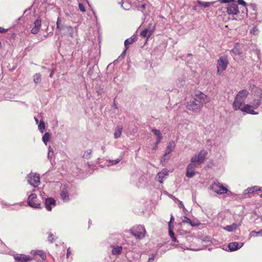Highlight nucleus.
<instances>
[{"label":"nucleus","instance_id":"nucleus-1","mask_svg":"<svg viewBox=\"0 0 262 262\" xmlns=\"http://www.w3.org/2000/svg\"><path fill=\"white\" fill-rule=\"evenodd\" d=\"M248 84L251 92L256 98H254L249 104H247V114L257 115L258 112L256 110L258 109L262 101V91L260 89L256 86L253 80L250 81Z\"/></svg>","mask_w":262,"mask_h":262},{"label":"nucleus","instance_id":"nucleus-2","mask_svg":"<svg viewBox=\"0 0 262 262\" xmlns=\"http://www.w3.org/2000/svg\"><path fill=\"white\" fill-rule=\"evenodd\" d=\"M249 60H251V62L249 61L248 63L249 64L251 65L252 66H256V68L260 70V64L259 63V55L260 52L258 50L255 45H252L249 48Z\"/></svg>","mask_w":262,"mask_h":262},{"label":"nucleus","instance_id":"nucleus-3","mask_svg":"<svg viewBox=\"0 0 262 262\" xmlns=\"http://www.w3.org/2000/svg\"><path fill=\"white\" fill-rule=\"evenodd\" d=\"M246 91H240L236 96L233 103L235 110H239L244 113H246Z\"/></svg>","mask_w":262,"mask_h":262},{"label":"nucleus","instance_id":"nucleus-4","mask_svg":"<svg viewBox=\"0 0 262 262\" xmlns=\"http://www.w3.org/2000/svg\"><path fill=\"white\" fill-rule=\"evenodd\" d=\"M249 8H247V18H249V20L258 23H262V12L257 16V6L255 4H251L249 6Z\"/></svg>","mask_w":262,"mask_h":262},{"label":"nucleus","instance_id":"nucleus-5","mask_svg":"<svg viewBox=\"0 0 262 262\" xmlns=\"http://www.w3.org/2000/svg\"><path fill=\"white\" fill-rule=\"evenodd\" d=\"M228 63L229 61L227 55L220 56L216 62L217 74L221 75L225 71Z\"/></svg>","mask_w":262,"mask_h":262},{"label":"nucleus","instance_id":"nucleus-6","mask_svg":"<svg viewBox=\"0 0 262 262\" xmlns=\"http://www.w3.org/2000/svg\"><path fill=\"white\" fill-rule=\"evenodd\" d=\"M130 233L136 238L141 239L145 237L146 230L141 225H137L130 229Z\"/></svg>","mask_w":262,"mask_h":262},{"label":"nucleus","instance_id":"nucleus-7","mask_svg":"<svg viewBox=\"0 0 262 262\" xmlns=\"http://www.w3.org/2000/svg\"><path fill=\"white\" fill-rule=\"evenodd\" d=\"M210 189L219 194H223L231 192L220 182H214L210 186Z\"/></svg>","mask_w":262,"mask_h":262},{"label":"nucleus","instance_id":"nucleus-8","mask_svg":"<svg viewBox=\"0 0 262 262\" xmlns=\"http://www.w3.org/2000/svg\"><path fill=\"white\" fill-rule=\"evenodd\" d=\"M186 106L188 110L195 114L200 113L203 107L201 103L198 102L194 99L187 102Z\"/></svg>","mask_w":262,"mask_h":262},{"label":"nucleus","instance_id":"nucleus-9","mask_svg":"<svg viewBox=\"0 0 262 262\" xmlns=\"http://www.w3.org/2000/svg\"><path fill=\"white\" fill-rule=\"evenodd\" d=\"M207 154V150L205 149L201 150L197 155H195L191 158L190 161L192 163L200 165L204 161Z\"/></svg>","mask_w":262,"mask_h":262},{"label":"nucleus","instance_id":"nucleus-10","mask_svg":"<svg viewBox=\"0 0 262 262\" xmlns=\"http://www.w3.org/2000/svg\"><path fill=\"white\" fill-rule=\"evenodd\" d=\"M28 182L32 186L37 187L40 184L39 175L36 173L31 172L28 175Z\"/></svg>","mask_w":262,"mask_h":262},{"label":"nucleus","instance_id":"nucleus-11","mask_svg":"<svg viewBox=\"0 0 262 262\" xmlns=\"http://www.w3.org/2000/svg\"><path fill=\"white\" fill-rule=\"evenodd\" d=\"M193 99L198 102L201 103L202 106L204 104H206L210 101L209 98L201 92H196L194 96Z\"/></svg>","mask_w":262,"mask_h":262},{"label":"nucleus","instance_id":"nucleus-12","mask_svg":"<svg viewBox=\"0 0 262 262\" xmlns=\"http://www.w3.org/2000/svg\"><path fill=\"white\" fill-rule=\"evenodd\" d=\"M175 146L176 145L173 141H170L168 143L165 154L161 159V162H166L168 160L170 157V154L174 149Z\"/></svg>","mask_w":262,"mask_h":262},{"label":"nucleus","instance_id":"nucleus-13","mask_svg":"<svg viewBox=\"0 0 262 262\" xmlns=\"http://www.w3.org/2000/svg\"><path fill=\"white\" fill-rule=\"evenodd\" d=\"M27 203L33 208H40V204L37 201V195L35 193H32L29 195Z\"/></svg>","mask_w":262,"mask_h":262},{"label":"nucleus","instance_id":"nucleus-14","mask_svg":"<svg viewBox=\"0 0 262 262\" xmlns=\"http://www.w3.org/2000/svg\"><path fill=\"white\" fill-rule=\"evenodd\" d=\"M198 164L195 163L189 164L186 168V176L188 178H192L195 174V169Z\"/></svg>","mask_w":262,"mask_h":262},{"label":"nucleus","instance_id":"nucleus-15","mask_svg":"<svg viewBox=\"0 0 262 262\" xmlns=\"http://www.w3.org/2000/svg\"><path fill=\"white\" fill-rule=\"evenodd\" d=\"M245 46L242 43H236L235 47L231 50L234 56H242L243 51L245 50Z\"/></svg>","mask_w":262,"mask_h":262},{"label":"nucleus","instance_id":"nucleus-16","mask_svg":"<svg viewBox=\"0 0 262 262\" xmlns=\"http://www.w3.org/2000/svg\"><path fill=\"white\" fill-rule=\"evenodd\" d=\"M227 12L229 15H235L239 12L238 6L235 3H231L228 5Z\"/></svg>","mask_w":262,"mask_h":262},{"label":"nucleus","instance_id":"nucleus-17","mask_svg":"<svg viewBox=\"0 0 262 262\" xmlns=\"http://www.w3.org/2000/svg\"><path fill=\"white\" fill-rule=\"evenodd\" d=\"M243 245V243H238L236 242L230 243L228 245V251L230 252L236 251L242 248Z\"/></svg>","mask_w":262,"mask_h":262},{"label":"nucleus","instance_id":"nucleus-18","mask_svg":"<svg viewBox=\"0 0 262 262\" xmlns=\"http://www.w3.org/2000/svg\"><path fill=\"white\" fill-rule=\"evenodd\" d=\"M45 205L48 211H51L52 207L56 205V201L52 198H45Z\"/></svg>","mask_w":262,"mask_h":262},{"label":"nucleus","instance_id":"nucleus-19","mask_svg":"<svg viewBox=\"0 0 262 262\" xmlns=\"http://www.w3.org/2000/svg\"><path fill=\"white\" fill-rule=\"evenodd\" d=\"M169 171L166 169H163L161 172H159L156 177V179L160 183H162L168 174Z\"/></svg>","mask_w":262,"mask_h":262},{"label":"nucleus","instance_id":"nucleus-20","mask_svg":"<svg viewBox=\"0 0 262 262\" xmlns=\"http://www.w3.org/2000/svg\"><path fill=\"white\" fill-rule=\"evenodd\" d=\"M41 19L39 18L34 21V27L31 30L32 34H36L39 32L41 27Z\"/></svg>","mask_w":262,"mask_h":262},{"label":"nucleus","instance_id":"nucleus-21","mask_svg":"<svg viewBox=\"0 0 262 262\" xmlns=\"http://www.w3.org/2000/svg\"><path fill=\"white\" fill-rule=\"evenodd\" d=\"M60 196L61 199L65 202H67L70 200L69 192L67 187H63L60 193Z\"/></svg>","mask_w":262,"mask_h":262},{"label":"nucleus","instance_id":"nucleus-22","mask_svg":"<svg viewBox=\"0 0 262 262\" xmlns=\"http://www.w3.org/2000/svg\"><path fill=\"white\" fill-rule=\"evenodd\" d=\"M151 132L154 133V134L157 137L156 144L158 145L160 143L161 140L162 139V135L161 132L157 129H152Z\"/></svg>","mask_w":262,"mask_h":262},{"label":"nucleus","instance_id":"nucleus-23","mask_svg":"<svg viewBox=\"0 0 262 262\" xmlns=\"http://www.w3.org/2000/svg\"><path fill=\"white\" fill-rule=\"evenodd\" d=\"M14 259L17 262H26L31 259L30 257L25 255H20V256H15Z\"/></svg>","mask_w":262,"mask_h":262},{"label":"nucleus","instance_id":"nucleus-24","mask_svg":"<svg viewBox=\"0 0 262 262\" xmlns=\"http://www.w3.org/2000/svg\"><path fill=\"white\" fill-rule=\"evenodd\" d=\"M137 39L136 35H133L129 38L126 39L124 41V46L126 47V50L128 48V46L133 42H134Z\"/></svg>","mask_w":262,"mask_h":262},{"label":"nucleus","instance_id":"nucleus-25","mask_svg":"<svg viewBox=\"0 0 262 262\" xmlns=\"http://www.w3.org/2000/svg\"><path fill=\"white\" fill-rule=\"evenodd\" d=\"M123 130V127L121 126H117L115 130L114 133V138L115 139H118L120 138L121 136L122 132Z\"/></svg>","mask_w":262,"mask_h":262},{"label":"nucleus","instance_id":"nucleus-26","mask_svg":"<svg viewBox=\"0 0 262 262\" xmlns=\"http://www.w3.org/2000/svg\"><path fill=\"white\" fill-rule=\"evenodd\" d=\"M112 253L113 255L120 254L122 250V247L119 246H112Z\"/></svg>","mask_w":262,"mask_h":262},{"label":"nucleus","instance_id":"nucleus-27","mask_svg":"<svg viewBox=\"0 0 262 262\" xmlns=\"http://www.w3.org/2000/svg\"><path fill=\"white\" fill-rule=\"evenodd\" d=\"M31 253L33 255H39L43 260L46 258V254L42 250L32 251Z\"/></svg>","mask_w":262,"mask_h":262},{"label":"nucleus","instance_id":"nucleus-28","mask_svg":"<svg viewBox=\"0 0 262 262\" xmlns=\"http://www.w3.org/2000/svg\"><path fill=\"white\" fill-rule=\"evenodd\" d=\"M120 4L121 7L125 10H128L131 8V5L126 0L122 1Z\"/></svg>","mask_w":262,"mask_h":262},{"label":"nucleus","instance_id":"nucleus-29","mask_svg":"<svg viewBox=\"0 0 262 262\" xmlns=\"http://www.w3.org/2000/svg\"><path fill=\"white\" fill-rule=\"evenodd\" d=\"M152 33V31L145 29L141 32L140 34L143 37L149 38L151 35Z\"/></svg>","mask_w":262,"mask_h":262},{"label":"nucleus","instance_id":"nucleus-30","mask_svg":"<svg viewBox=\"0 0 262 262\" xmlns=\"http://www.w3.org/2000/svg\"><path fill=\"white\" fill-rule=\"evenodd\" d=\"M260 190V187L258 186H254L247 188V193H251Z\"/></svg>","mask_w":262,"mask_h":262},{"label":"nucleus","instance_id":"nucleus-31","mask_svg":"<svg viewBox=\"0 0 262 262\" xmlns=\"http://www.w3.org/2000/svg\"><path fill=\"white\" fill-rule=\"evenodd\" d=\"M249 32L250 34L257 35L259 34V31L256 26H254L250 29Z\"/></svg>","mask_w":262,"mask_h":262},{"label":"nucleus","instance_id":"nucleus-32","mask_svg":"<svg viewBox=\"0 0 262 262\" xmlns=\"http://www.w3.org/2000/svg\"><path fill=\"white\" fill-rule=\"evenodd\" d=\"M61 21H62L61 18L60 17H58L57 22H56L57 29L60 31L64 30V27H65V26L61 25Z\"/></svg>","mask_w":262,"mask_h":262},{"label":"nucleus","instance_id":"nucleus-33","mask_svg":"<svg viewBox=\"0 0 262 262\" xmlns=\"http://www.w3.org/2000/svg\"><path fill=\"white\" fill-rule=\"evenodd\" d=\"M236 227H237L236 224H232V225H227V226L224 227L223 228L224 230H225L226 231H228L229 232H231L234 229H235Z\"/></svg>","mask_w":262,"mask_h":262},{"label":"nucleus","instance_id":"nucleus-34","mask_svg":"<svg viewBox=\"0 0 262 262\" xmlns=\"http://www.w3.org/2000/svg\"><path fill=\"white\" fill-rule=\"evenodd\" d=\"M68 32L69 35L71 37H73L74 34V29L70 26H65L64 29Z\"/></svg>","mask_w":262,"mask_h":262},{"label":"nucleus","instance_id":"nucleus-35","mask_svg":"<svg viewBox=\"0 0 262 262\" xmlns=\"http://www.w3.org/2000/svg\"><path fill=\"white\" fill-rule=\"evenodd\" d=\"M8 252V249L6 246L3 243L0 242V253H7Z\"/></svg>","mask_w":262,"mask_h":262},{"label":"nucleus","instance_id":"nucleus-36","mask_svg":"<svg viewBox=\"0 0 262 262\" xmlns=\"http://www.w3.org/2000/svg\"><path fill=\"white\" fill-rule=\"evenodd\" d=\"M41 80V74L40 73H36L34 76V81L36 84H39Z\"/></svg>","mask_w":262,"mask_h":262},{"label":"nucleus","instance_id":"nucleus-37","mask_svg":"<svg viewBox=\"0 0 262 262\" xmlns=\"http://www.w3.org/2000/svg\"><path fill=\"white\" fill-rule=\"evenodd\" d=\"M50 139V134L49 133H46L42 137V141L46 145H47V142L49 141Z\"/></svg>","mask_w":262,"mask_h":262},{"label":"nucleus","instance_id":"nucleus-38","mask_svg":"<svg viewBox=\"0 0 262 262\" xmlns=\"http://www.w3.org/2000/svg\"><path fill=\"white\" fill-rule=\"evenodd\" d=\"M92 152V149L86 150L83 155V157L86 159H89L91 158Z\"/></svg>","mask_w":262,"mask_h":262},{"label":"nucleus","instance_id":"nucleus-39","mask_svg":"<svg viewBox=\"0 0 262 262\" xmlns=\"http://www.w3.org/2000/svg\"><path fill=\"white\" fill-rule=\"evenodd\" d=\"M198 3L204 7H209L211 4L216 3V2H202L200 1H198Z\"/></svg>","mask_w":262,"mask_h":262},{"label":"nucleus","instance_id":"nucleus-40","mask_svg":"<svg viewBox=\"0 0 262 262\" xmlns=\"http://www.w3.org/2000/svg\"><path fill=\"white\" fill-rule=\"evenodd\" d=\"M38 129L41 133H43L45 129V124L43 120L40 121V123L38 125Z\"/></svg>","mask_w":262,"mask_h":262},{"label":"nucleus","instance_id":"nucleus-41","mask_svg":"<svg viewBox=\"0 0 262 262\" xmlns=\"http://www.w3.org/2000/svg\"><path fill=\"white\" fill-rule=\"evenodd\" d=\"M183 222L184 223H187L191 225L192 226H197L198 224H195L193 223L189 218L184 216V219L183 220Z\"/></svg>","mask_w":262,"mask_h":262},{"label":"nucleus","instance_id":"nucleus-42","mask_svg":"<svg viewBox=\"0 0 262 262\" xmlns=\"http://www.w3.org/2000/svg\"><path fill=\"white\" fill-rule=\"evenodd\" d=\"M55 240V236L51 232H49L48 233V241L50 243H53Z\"/></svg>","mask_w":262,"mask_h":262},{"label":"nucleus","instance_id":"nucleus-43","mask_svg":"<svg viewBox=\"0 0 262 262\" xmlns=\"http://www.w3.org/2000/svg\"><path fill=\"white\" fill-rule=\"evenodd\" d=\"M262 236V229L259 231H253L250 233V237L252 236Z\"/></svg>","mask_w":262,"mask_h":262},{"label":"nucleus","instance_id":"nucleus-44","mask_svg":"<svg viewBox=\"0 0 262 262\" xmlns=\"http://www.w3.org/2000/svg\"><path fill=\"white\" fill-rule=\"evenodd\" d=\"M53 155H54V152H53V149H52V148L51 147H49V149H48V158L51 161L52 160Z\"/></svg>","mask_w":262,"mask_h":262},{"label":"nucleus","instance_id":"nucleus-45","mask_svg":"<svg viewBox=\"0 0 262 262\" xmlns=\"http://www.w3.org/2000/svg\"><path fill=\"white\" fill-rule=\"evenodd\" d=\"M235 0H219L216 2V3H230L231 2H234Z\"/></svg>","mask_w":262,"mask_h":262},{"label":"nucleus","instance_id":"nucleus-46","mask_svg":"<svg viewBox=\"0 0 262 262\" xmlns=\"http://www.w3.org/2000/svg\"><path fill=\"white\" fill-rule=\"evenodd\" d=\"M173 228V226H168L169 234L170 237L174 236V233L172 231Z\"/></svg>","mask_w":262,"mask_h":262},{"label":"nucleus","instance_id":"nucleus-47","mask_svg":"<svg viewBox=\"0 0 262 262\" xmlns=\"http://www.w3.org/2000/svg\"><path fill=\"white\" fill-rule=\"evenodd\" d=\"M78 7H79V8L81 12H85V7H84V6H83V5L82 3H79Z\"/></svg>","mask_w":262,"mask_h":262},{"label":"nucleus","instance_id":"nucleus-48","mask_svg":"<svg viewBox=\"0 0 262 262\" xmlns=\"http://www.w3.org/2000/svg\"><path fill=\"white\" fill-rule=\"evenodd\" d=\"M120 159H117V160H112V161H110L109 163H110V164H108V165H115L117 163H118L120 161Z\"/></svg>","mask_w":262,"mask_h":262},{"label":"nucleus","instance_id":"nucleus-49","mask_svg":"<svg viewBox=\"0 0 262 262\" xmlns=\"http://www.w3.org/2000/svg\"><path fill=\"white\" fill-rule=\"evenodd\" d=\"M174 220V217L171 214L170 221L168 223V226H173L172 223H173Z\"/></svg>","mask_w":262,"mask_h":262},{"label":"nucleus","instance_id":"nucleus-50","mask_svg":"<svg viewBox=\"0 0 262 262\" xmlns=\"http://www.w3.org/2000/svg\"><path fill=\"white\" fill-rule=\"evenodd\" d=\"M237 3L239 5H242L244 6H246V2L244 0H237Z\"/></svg>","mask_w":262,"mask_h":262},{"label":"nucleus","instance_id":"nucleus-51","mask_svg":"<svg viewBox=\"0 0 262 262\" xmlns=\"http://www.w3.org/2000/svg\"><path fill=\"white\" fill-rule=\"evenodd\" d=\"M168 196L169 198H171L175 202L178 201V199L177 198H176L174 196L172 195V194H168Z\"/></svg>","mask_w":262,"mask_h":262},{"label":"nucleus","instance_id":"nucleus-52","mask_svg":"<svg viewBox=\"0 0 262 262\" xmlns=\"http://www.w3.org/2000/svg\"><path fill=\"white\" fill-rule=\"evenodd\" d=\"M7 31H8L7 29H5L0 27V33L7 32Z\"/></svg>","mask_w":262,"mask_h":262},{"label":"nucleus","instance_id":"nucleus-53","mask_svg":"<svg viewBox=\"0 0 262 262\" xmlns=\"http://www.w3.org/2000/svg\"><path fill=\"white\" fill-rule=\"evenodd\" d=\"M178 202H179V207L180 208H184V205H183V204L182 201H179L178 200Z\"/></svg>","mask_w":262,"mask_h":262},{"label":"nucleus","instance_id":"nucleus-54","mask_svg":"<svg viewBox=\"0 0 262 262\" xmlns=\"http://www.w3.org/2000/svg\"><path fill=\"white\" fill-rule=\"evenodd\" d=\"M154 259H155V256H152L151 257H150L148 258V262H152V261L154 260Z\"/></svg>","mask_w":262,"mask_h":262},{"label":"nucleus","instance_id":"nucleus-55","mask_svg":"<svg viewBox=\"0 0 262 262\" xmlns=\"http://www.w3.org/2000/svg\"><path fill=\"white\" fill-rule=\"evenodd\" d=\"M70 254H71V251H70V249L69 248L67 250V257L68 258Z\"/></svg>","mask_w":262,"mask_h":262},{"label":"nucleus","instance_id":"nucleus-56","mask_svg":"<svg viewBox=\"0 0 262 262\" xmlns=\"http://www.w3.org/2000/svg\"><path fill=\"white\" fill-rule=\"evenodd\" d=\"M171 238H172V240L173 242H178L177 240L176 237L174 236L171 237Z\"/></svg>","mask_w":262,"mask_h":262},{"label":"nucleus","instance_id":"nucleus-57","mask_svg":"<svg viewBox=\"0 0 262 262\" xmlns=\"http://www.w3.org/2000/svg\"><path fill=\"white\" fill-rule=\"evenodd\" d=\"M157 145H157V144H156V143H155V146H154V147H153V149H154V150H156V149H157Z\"/></svg>","mask_w":262,"mask_h":262},{"label":"nucleus","instance_id":"nucleus-58","mask_svg":"<svg viewBox=\"0 0 262 262\" xmlns=\"http://www.w3.org/2000/svg\"><path fill=\"white\" fill-rule=\"evenodd\" d=\"M53 75V72H51V73H50V74L49 77H50V78H52Z\"/></svg>","mask_w":262,"mask_h":262},{"label":"nucleus","instance_id":"nucleus-59","mask_svg":"<svg viewBox=\"0 0 262 262\" xmlns=\"http://www.w3.org/2000/svg\"><path fill=\"white\" fill-rule=\"evenodd\" d=\"M34 119H35V120L36 123L37 124H38V119H37V118H36V117H34Z\"/></svg>","mask_w":262,"mask_h":262},{"label":"nucleus","instance_id":"nucleus-60","mask_svg":"<svg viewBox=\"0 0 262 262\" xmlns=\"http://www.w3.org/2000/svg\"><path fill=\"white\" fill-rule=\"evenodd\" d=\"M141 8H143V9H145V4H143L141 5Z\"/></svg>","mask_w":262,"mask_h":262},{"label":"nucleus","instance_id":"nucleus-61","mask_svg":"<svg viewBox=\"0 0 262 262\" xmlns=\"http://www.w3.org/2000/svg\"><path fill=\"white\" fill-rule=\"evenodd\" d=\"M101 149H102V150H103L104 151V149H105V147L104 146H102L101 147Z\"/></svg>","mask_w":262,"mask_h":262},{"label":"nucleus","instance_id":"nucleus-62","mask_svg":"<svg viewBox=\"0 0 262 262\" xmlns=\"http://www.w3.org/2000/svg\"><path fill=\"white\" fill-rule=\"evenodd\" d=\"M40 195L42 196V199L43 200L44 199V198L43 197V195L42 193L40 194Z\"/></svg>","mask_w":262,"mask_h":262},{"label":"nucleus","instance_id":"nucleus-63","mask_svg":"<svg viewBox=\"0 0 262 262\" xmlns=\"http://www.w3.org/2000/svg\"><path fill=\"white\" fill-rule=\"evenodd\" d=\"M2 47V43H1V42L0 41V48H1Z\"/></svg>","mask_w":262,"mask_h":262},{"label":"nucleus","instance_id":"nucleus-64","mask_svg":"<svg viewBox=\"0 0 262 262\" xmlns=\"http://www.w3.org/2000/svg\"><path fill=\"white\" fill-rule=\"evenodd\" d=\"M260 196L262 198V193L260 195Z\"/></svg>","mask_w":262,"mask_h":262}]
</instances>
